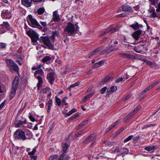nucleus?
I'll list each match as a JSON object with an SVG mask.
<instances>
[{"label": "nucleus", "mask_w": 160, "mask_h": 160, "mask_svg": "<svg viewBox=\"0 0 160 160\" xmlns=\"http://www.w3.org/2000/svg\"><path fill=\"white\" fill-rule=\"evenodd\" d=\"M112 45H110L107 47V49H106V50H104L102 52H101L100 53V55H103V54H104L105 53L108 54L110 52H112L113 51V49H112Z\"/></svg>", "instance_id": "obj_14"}, {"label": "nucleus", "mask_w": 160, "mask_h": 160, "mask_svg": "<svg viewBox=\"0 0 160 160\" xmlns=\"http://www.w3.org/2000/svg\"><path fill=\"white\" fill-rule=\"evenodd\" d=\"M148 12L151 14L149 17L151 18H155L158 16V14L155 12V9L153 7H150L148 10Z\"/></svg>", "instance_id": "obj_12"}, {"label": "nucleus", "mask_w": 160, "mask_h": 160, "mask_svg": "<svg viewBox=\"0 0 160 160\" xmlns=\"http://www.w3.org/2000/svg\"><path fill=\"white\" fill-rule=\"evenodd\" d=\"M76 111L77 110L76 109L73 108L71 111H69L68 113L65 114V116L67 117L68 116H70L73 113L76 112Z\"/></svg>", "instance_id": "obj_32"}, {"label": "nucleus", "mask_w": 160, "mask_h": 160, "mask_svg": "<svg viewBox=\"0 0 160 160\" xmlns=\"http://www.w3.org/2000/svg\"><path fill=\"white\" fill-rule=\"evenodd\" d=\"M36 151V149L35 148H34L32 151L31 152H29L28 153V154L29 155H34L35 152Z\"/></svg>", "instance_id": "obj_44"}, {"label": "nucleus", "mask_w": 160, "mask_h": 160, "mask_svg": "<svg viewBox=\"0 0 160 160\" xmlns=\"http://www.w3.org/2000/svg\"><path fill=\"white\" fill-rule=\"evenodd\" d=\"M14 137L16 139L24 140L27 139L24 132L21 130H17L15 132Z\"/></svg>", "instance_id": "obj_4"}, {"label": "nucleus", "mask_w": 160, "mask_h": 160, "mask_svg": "<svg viewBox=\"0 0 160 160\" xmlns=\"http://www.w3.org/2000/svg\"><path fill=\"white\" fill-rule=\"evenodd\" d=\"M88 120H86L83 121L80 123V126L81 127V128L82 127L84 126L86 124L88 123Z\"/></svg>", "instance_id": "obj_41"}, {"label": "nucleus", "mask_w": 160, "mask_h": 160, "mask_svg": "<svg viewBox=\"0 0 160 160\" xmlns=\"http://www.w3.org/2000/svg\"><path fill=\"white\" fill-rule=\"evenodd\" d=\"M29 118L30 120L32 122L35 121V119L34 118V117L32 115H30L29 116Z\"/></svg>", "instance_id": "obj_56"}, {"label": "nucleus", "mask_w": 160, "mask_h": 160, "mask_svg": "<svg viewBox=\"0 0 160 160\" xmlns=\"http://www.w3.org/2000/svg\"><path fill=\"white\" fill-rule=\"evenodd\" d=\"M123 78H117L116 80V82L117 83H118L121 81H122L123 80Z\"/></svg>", "instance_id": "obj_50"}, {"label": "nucleus", "mask_w": 160, "mask_h": 160, "mask_svg": "<svg viewBox=\"0 0 160 160\" xmlns=\"http://www.w3.org/2000/svg\"><path fill=\"white\" fill-rule=\"evenodd\" d=\"M122 8L123 11L124 12H131L133 11L132 8L127 4H124L123 5Z\"/></svg>", "instance_id": "obj_13"}, {"label": "nucleus", "mask_w": 160, "mask_h": 160, "mask_svg": "<svg viewBox=\"0 0 160 160\" xmlns=\"http://www.w3.org/2000/svg\"><path fill=\"white\" fill-rule=\"evenodd\" d=\"M96 51H92V52H91L90 53H89L88 54V56L89 57H91L92 56H93V55H94L96 53H95Z\"/></svg>", "instance_id": "obj_53"}, {"label": "nucleus", "mask_w": 160, "mask_h": 160, "mask_svg": "<svg viewBox=\"0 0 160 160\" xmlns=\"http://www.w3.org/2000/svg\"><path fill=\"white\" fill-rule=\"evenodd\" d=\"M95 92L93 91L88 94L83 99V102H85L88 99L90 98L91 97H92L95 94Z\"/></svg>", "instance_id": "obj_29"}, {"label": "nucleus", "mask_w": 160, "mask_h": 160, "mask_svg": "<svg viewBox=\"0 0 160 160\" xmlns=\"http://www.w3.org/2000/svg\"><path fill=\"white\" fill-rule=\"evenodd\" d=\"M30 158L32 160H36L37 159V156H34V155H31Z\"/></svg>", "instance_id": "obj_51"}, {"label": "nucleus", "mask_w": 160, "mask_h": 160, "mask_svg": "<svg viewBox=\"0 0 160 160\" xmlns=\"http://www.w3.org/2000/svg\"><path fill=\"white\" fill-rule=\"evenodd\" d=\"M102 49V48H97L96 49H95V50H94V51H96V52H95L96 53H98L99 51H100V50H101Z\"/></svg>", "instance_id": "obj_63"}, {"label": "nucleus", "mask_w": 160, "mask_h": 160, "mask_svg": "<svg viewBox=\"0 0 160 160\" xmlns=\"http://www.w3.org/2000/svg\"><path fill=\"white\" fill-rule=\"evenodd\" d=\"M107 89V87H105L100 90V93L102 94H103L105 91H106Z\"/></svg>", "instance_id": "obj_47"}, {"label": "nucleus", "mask_w": 160, "mask_h": 160, "mask_svg": "<svg viewBox=\"0 0 160 160\" xmlns=\"http://www.w3.org/2000/svg\"><path fill=\"white\" fill-rule=\"evenodd\" d=\"M56 102L58 106H60L61 104V100L57 96L55 97Z\"/></svg>", "instance_id": "obj_40"}, {"label": "nucleus", "mask_w": 160, "mask_h": 160, "mask_svg": "<svg viewBox=\"0 0 160 160\" xmlns=\"http://www.w3.org/2000/svg\"><path fill=\"white\" fill-rule=\"evenodd\" d=\"M28 17L31 22L30 25L32 27L38 28L40 29H42V27L39 25L36 19L33 18L31 15H29Z\"/></svg>", "instance_id": "obj_6"}, {"label": "nucleus", "mask_w": 160, "mask_h": 160, "mask_svg": "<svg viewBox=\"0 0 160 160\" xmlns=\"http://www.w3.org/2000/svg\"><path fill=\"white\" fill-rule=\"evenodd\" d=\"M69 146L70 145L67 143H62V151L64 153H66L67 150Z\"/></svg>", "instance_id": "obj_25"}, {"label": "nucleus", "mask_w": 160, "mask_h": 160, "mask_svg": "<svg viewBox=\"0 0 160 160\" xmlns=\"http://www.w3.org/2000/svg\"><path fill=\"white\" fill-rule=\"evenodd\" d=\"M80 83V82H77L74 83L72 84L70 86V87L68 89H69L70 91H71V88H74L76 86H77L79 85V84Z\"/></svg>", "instance_id": "obj_38"}, {"label": "nucleus", "mask_w": 160, "mask_h": 160, "mask_svg": "<svg viewBox=\"0 0 160 160\" xmlns=\"http://www.w3.org/2000/svg\"><path fill=\"white\" fill-rule=\"evenodd\" d=\"M41 67V64H40L39 65L36 66L32 67V69L33 70H36L39 69Z\"/></svg>", "instance_id": "obj_42"}, {"label": "nucleus", "mask_w": 160, "mask_h": 160, "mask_svg": "<svg viewBox=\"0 0 160 160\" xmlns=\"http://www.w3.org/2000/svg\"><path fill=\"white\" fill-rule=\"evenodd\" d=\"M18 78L16 76L12 82V86L10 92V99H11L13 98L16 94V92L18 84Z\"/></svg>", "instance_id": "obj_3"}, {"label": "nucleus", "mask_w": 160, "mask_h": 160, "mask_svg": "<svg viewBox=\"0 0 160 160\" xmlns=\"http://www.w3.org/2000/svg\"><path fill=\"white\" fill-rule=\"evenodd\" d=\"M60 19L59 17V15L57 11H54L53 13V17L51 21L58 22L60 21Z\"/></svg>", "instance_id": "obj_15"}, {"label": "nucleus", "mask_w": 160, "mask_h": 160, "mask_svg": "<svg viewBox=\"0 0 160 160\" xmlns=\"http://www.w3.org/2000/svg\"><path fill=\"white\" fill-rule=\"evenodd\" d=\"M40 23L43 27H45L47 26V23L46 22L41 21Z\"/></svg>", "instance_id": "obj_60"}, {"label": "nucleus", "mask_w": 160, "mask_h": 160, "mask_svg": "<svg viewBox=\"0 0 160 160\" xmlns=\"http://www.w3.org/2000/svg\"><path fill=\"white\" fill-rule=\"evenodd\" d=\"M55 73L54 72H50L47 74V79L50 84H52L53 83L54 80Z\"/></svg>", "instance_id": "obj_11"}, {"label": "nucleus", "mask_w": 160, "mask_h": 160, "mask_svg": "<svg viewBox=\"0 0 160 160\" xmlns=\"http://www.w3.org/2000/svg\"><path fill=\"white\" fill-rule=\"evenodd\" d=\"M67 99V97H65L62 100V102L63 103H65V105H67L68 104V103L66 102V100Z\"/></svg>", "instance_id": "obj_52"}, {"label": "nucleus", "mask_w": 160, "mask_h": 160, "mask_svg": "<svg viewBox=\"0 0 160 160\" xmlns=\"http://www.w3.org/2000/svg\"><path fill=\"white\" fill-rule=\"evenodd\" d=\"M28 36L31 38L32 42H36L38 39V34L34 31L29 30L27 32Z\"/></svg>", "instance_id": "obj_8"}, {"label": "nucleus", "mask_w": 160, "mask_h": 160, "mask_svg": "<svg viewBox=\"0 0 160 160\" xmlns=\"http://www.w3.org/2000/svg\"><path fill=\"white\" fill-rule=\"evenodd\" d=\"M134 114H131V112L130 113L128 114L126 116L129 119H131L132 116L134 115Z\"/></svg>", "instance_id": "obj_55"}, {"label": "nucleus", "mask_w": 160, "mask_h": 160, "mask_svg": "<svg viewBox=\"0 0 160 160\" xmlns=\"http://www.w3.org/2000/svg\"><path fill=\"white\" fill-rule=\"evenodd\" d=\"M151 126H152V125L151 124L146 125L144 126L142 128V129L146 128L149 127H150Z\"/></svg>", "instance_id": "obj_62"}, {"label": "nucleus", "mask_w": 160, "mask_h": 160, "mask_svg": "<svg viewBox=\"0 0 160 160\" xmlns=\"http://www.w3.org/2000/svg\"><path fill=\"white\" fill-rule=\"evenodd\" d=\"M104 62L102 60L96 63L93 66V68H96L102 66L104 64Z\"/></svg>", "instance_id": "obj_28"}, {"label": "nucleus", "mask_w": 160, "mask_h": 160, "mask_svg": "<svg viewBox=\"0 0 160 160\" xmlns=\"http://www.w3.org/2000/svg\"><path fill=\"white\" fill-rule=\"evenodd\" d=\"M96 140V135L94 134H92L85 139L83 143L87 144L90 143V145L92 146L95 142Z\"/></svg>", "instance_id": "obj_9"}, {"label": "nucleus", "mask_w": 160, "mask_h": 160, "mask_svg": "<svg viewBox=\"0 0 160 160\" xmlns=\"http://www.w3.org/2000/svg\"><path fill=\"white\" fill-rule=\"evenodd\" d=\"M158 148V147L157 146H150L145 147L144 149L148 152H150L152 151L154 152V151L157 149Z\"/></svg>", "instance_id": "obj_19"}, {"label": "nucleus", "mask_w": 160, "mask_h": 160, "mask_svg": "<svg viewBox=\"0 0 160 160\" xmlns=\"http://www.w3.org/2000/svg\"><path fill=\"white\" fill-rule=\"evenodd\" d=\"M119 28L117 26L115 27H110L106 29L105 31L103 32L102 35L106 34L108 32H110V33L114 32H117Z\"/></svg>", "instance_id": "obj_10"}, {"label": "nucleus", "mask_w": 160, "mask_h": 160, "mask_svg": "<svg viewBox=\"0 0 160 160\" xmlns=\"http://www.w3.org/2000/svg\"><path fill=\"white\" fill-rule=\"evenodd\" d=\"M142 31L141 30H138L136 31L132 34V36L137 40H139V36L142 33Z\"/></svg>", "instance_id": "obj_16"}, {"label": "nucleus", "mask_w": 160, "mask_h": 160, "mask_svg": "<svg viewBox=\"0 0 160 160\" xmlns=\"http://www.w3.org/2000/svg\"><path fill=\"white\" fill-rule=\"evenodd\" d=\"M32 0H22V4L27 7H29L31 6Z\"/></svg>", "instance_id": "obj_21"}, {"label": "nucleus", "mask_w": 160, "mask_h": 160, "mask_svg": "<svg viewBox=\"0 0 160 160\" xmlns=\"http://www.w3.org/2000/svg\"><path fill=\"white\" fill-rule=\"evenodd\" d=\"M5 28L7 30H9L10 27V25L7 22H3V24L0 25V28Z\"/></svg>", "instance_id": "obj_24"}, {"label": "nucleus", "mask_w": 160, "mask_h": 160, "mask_svg": "<svg viewBox=\"0 0 160 160\" xmlns=\"http://www.w3.org/2000/svg\"><path fill=\"white\" fill-rule=\"evenodd\" d=\"M83 131V130H82L79 131H78V132L76 133L74 135L76 136V138L78 137H79L81 134H82Z\"/></svg>", "instance_id": "obj_43"}, {"label": "nucleus", "mask_w": 160, "mask_h": 160, "mask_svg": "<svg viewBox=\"0 0 160 160\" xmlns=\"http://www.w3.org/2000/svg\"><path fill=\"white\" fill-rule=\"evenodd\" d=\"M126 14L124 13H122V14H121L118 15L117 16V17L118 18V17H124L126 16Z\"/></svg>", "instance_id": "obj_54"}, {"label": "nucleus", "mask_w": 160, "mask_h": 160, "mask_svg": "<svg viewBox=\"0 0 160 160\" xmlns=\"http://www.w3.org/2000/svg\"><path fill=\"white\" fill-rule=\"evenodd\" d=\"M141 109V107L140 106H138L133 110L131 112V114H136Z\"/></svg>", "instance_id": "obj_31"}, {"label": "nucleus", "mask_w": 160, "mask_h": 160, "mask_svg": "<svg viewBox=\"0 0 160 160\" xmlns=\"http://www.w3.org/2000/svg\"><path fill=\"white\" fill-rule=\"evenodd\" d=\"M79 116V114L76 113L72 116V118H75L77 117H78Z\"/></svg>", "instance_id": "obj_61"}, {"label": "nucleus", "mask_w": 160, "mask_h": 160, "mask_svg": "<svg viewBox=\"0 0 160 160\" xmlns=\"http://www.w3.org/2000/svg\"><path fill=\"white\" fill-rule=\"evenodd\" d=\"M35 76L38 80V82L37 84L38 90L42 87V77L44 76V72L43 70L40 69L36 71L34 73Z\"/></svg>", "instance_id": "obj_1"}, {"label": "nucleus", "mask_w": 160, "mask_h": 160, "mask_svg": "<svg viewBox=\"0 0 160 160\" xmlns=\"http://www.w3.org/2000/svg\"><path fill=\"white\" fill-rule=\"evenodd\" d=\"M52 105V100L51 99H50L47 103L46 108L48 112H49L51 109V108Z\"/></svg>", "instance_id": "obj_23"}, {"label": "nucleus", "mask_w": 160, "mask_h": 160, "mask_svg": "<svg viewBox=\"0 0 160 160\" xmlns=\"http://www.w3.org/2000/svg\"><path fill=\"white\" fill-rule=\"evenodd\" d=\"M123 78V79H124V80H126V79H127L129 78V76L127 73H126L124 75Z\"/></svg>", "instance_id": "obj_58"}, {"label": "nucleus", "mask_w": 160, "mask_h": 160, "mask_svg": "<svg viewBox=\"0 0 160 160\" xmlns=\"http://www.w3.org/2000/svg\"><path fill=\"white\" fill-rule=\"evenodd\" d=\"M75 28L73 24L69 22L64 29V31L67 32L69 35H71L74 33Z\"/></svg>", "instance_id": "obj_5"}, {"label": "nucleus", "mask_w": 160, "mask_h": 160, "mask_svg": "<svg viewBox=\"0 0 160 160\" xmlns=\"http://www.w3.org/2000/svg\"><path fill=\"white\" fill-rule=\"evenodd\" d=\"M133 137V135H132L129 136L128 138L125 139L124 141V142H127L131 139Z\"/></svg>", "instance_id": "obj_45"}, {"label": "nucleus", "mask_w": 160, "mask_h": 160, "mask_svg": "<svg viewBox=\"0 0 160 160\" xmlns=\"http://www.w3.org/2000/svg\"><path fill=\"white\" fill-rule=\"evenodd\" d=\"M151 2V4L153 5H155L156 3L158 1V0H149Z\"/></svg>", "instance_id": "obj_48"}, {"label": "nucleus", "mask_w": 160, "mask_h": 160, "mask_svg": "<svg viewBox=\"0 0 160 160\" xmlns=\"http://www.w3.org/2000/svg\"><path fill=\"white\" fill-rule=\"evenodd\" d=\"M58 158V156L55 154L50 156L49 158V160H55Z\"/></svg>", "instance_id": "obj_36"}, {"label": "nucleus", "mask_w": 160, "mask_h": 160, "mask_svg": "<svg viewBox=\"0 0 160 160\" xmlns=\"http://www.w3.org/2000/svg\"><path fill=\"white\" fill-rule=\"evenodd\" d=\"M51 59V58L49 56H46L44 57L42 59V62L45 63L47 62V61L50 60Z\"/></svg>", "instance_id": "obj_33"}, {"label": "nucleus", "mask_w": 160, "mask_h": 160, "mask_svg": "<svg viewBox=\"0 0 160 160\" xmlns=\"http://www.w3.org/2000/svg\"><path fill=\"white\" fill-rule=\"evenodd\" d=\"M40 42H42L44 45L48 47V48L52 49L53 46L51 44L49 38L47 37H42L40 39Z\"/></svg>", "instance_id": "obj_7"}, {"label": "nucleus", "mask_w": 160, "mask_h": 160, "mask_svg": "<svg viewBox=\"0 0 160 160\" xmlns=\"http://www.w3.org/2000/svg\"><path fill=\"white\" fill-rule=\"evenodd\" d=\"M6 44L5 43L1 42L0 43V48L3 49L6 48Z\"/></svg>", "instance_id": "obj_46"}, {"label": "nucleus", "mask_w": 160, "mask_h": 160, "mask_svg": "<svg viewBox=\"0 0 160 160\" xmlns=\"http://www.w3.org/2000/svg\"><path fill=\"white\" fill-rule=\"evenodd\" d=\"M54 127V125L53 124H52L49 127V132H50L53 129V128Z\"/></svg>", "instance_id": "obj_59"}, {"label": "nucleus", "mask_w": 160, "mask_h": 160, "mask_svg": "<svg viewBox=\"0 0 160 160\" xmlns=\"http://www.w3.org/2000/svg\"><path fill=\"white\" fill-rule=\"evenodd\" d=\"M2 14H3V18L6 19H10L11 17V12L8 10H6L2 13Z\"/></svg>", "instance_id": "obj_17"}, {"label": "nucleus", "mask_w": 160, "mask_h": 160, "mask_svg": "<svg viewBox=\"0 0 160 160\" xmlns=\"http://www.w3.org/2000/svg\"><path fill=\"white\" fill-rule=\"evenodd\" d=\"M117 89L116 86H112L108 88L107 90V93L108 95L111 94L115 91Z\"/></svg>", "instance_id": "obj_22"}, {"label": "nucleus", "mask_w": 160, "mask_h": 160, "mask_svg": "<svg viewBox=\"0 0 160 160\" xmlns=\"http://www.w3.org/2000/svg\"><path fill=\"white\" fill-rule=\"evenodd\" d=\"M146 63L150 66L152 68H155L157 66L156 64L154 62L150 61L148 60L147 62Z\"/></svg>", "instance_id": "obj_30"}, {"label": "nucleus", "mask_w": 160, "mask_h": 160, "mask_svg": "<svg viewBox=\"0 0 160 160\" xmlns=\"http://www.w3.org/2000/svg\"><path fill=\"white\" fill-rule=\"evenodd\" d=\"M113 78V77L110 76V75H108L103 80H102L100 82V83L103 84L105 82H108L112 80Z\"/></svg>", "instance_id": "obj_20"}, {"label": "nucleus", "mask_w": 160, "mask_h": 160, "mask_svg": "<svg viewBox=\"0 0 160 160\" xmlns=\"http://www.w3.org/2000/svg\"><path fill=\"white\" fill-rule=\"evenodd\" d=\"M160 82V81H157L153 82L152 84L149 86V87L151 89L153 88L154 86H156L157 84H158Z\"/></svg>", "instance_id": "obj_37"}, {"label": "nucleus", "mask_w": 160, "mask_h": 160, "mask_svg": "<svg viewBox=\"0 0 160 160\" xmlns=\"http://www.w3.org/2000/svg\"><path fill=\"white\" fill-rule=\"evenodd\" d=\"M45 10L43 8H40L38 10L37 12L38 14L41 15L45 12Z\"/></svg>", "instance_id": "obj_35"}, {"label": "nucleus", "mask_w": 160, "mask_h": 160, "mask_svg": "<svg viewBox=\"0 0 160 160\" xmlns=\"http://www.w3.org/2000/svg\"><path fill=\"white\" fill-rule=\"evenodd\" d=\"M130 26L133 28L134 30H138L140 28L142 27V25H139L138 23H136L130 25Z\"/></svg>", "instance_id": "obj_26"}, {"label": "nucleus", "mask_w": 160, "mask_h": 160, "mask_svg": "<svg viewBox=\"0 0 160 160\" xmlns=\"http://www.w3.org/2000/svg\"><path fill=\"white\" fill-rule=\"evenodd\" d=\"M128 152V149L127 148H123L120 149V152L122 154H127Z\"/></svg>", "instance_id": "obj_34"}, {"label": "nucleus", "mask_w": 160, "mask_h": 160, "mask_svg": "<svg viewBox=\"0 0 160 160\" xmlns=\"http://www.w3.org/2000/svg\"><path fill=\"white\" fill-rule=\"evenodd\" d=\"M6 62L8 67L12 72H17L18 71V66L13 61L10 59H7Z\"/></svg>", "instance_id": "obj_2"}, {"label": "nucleus", "mask_w": 160, "mask_h": 160, "mask_svg": "<svg viewBox=\"0 0 160 160\" xmlns=\"http://www.w3.org/2000/svg\"><path fill=\"white\" fill-rule=\"evenodd\" d=\"M114 127H115V126L112 124L106 130L107 132H108L109 131H110L111 129L113 128Z\"/></svg>", "instance_id": "obj_49"}, {"label": "nucleus", "mask_w": 160, "mask_h": 160, "mask_svg": "<svg viewBox=\"0 0 160 160\" xmlns=\"http://www.w3.org/2000/svg\"><path fill=\"white\" fill-rule=\"evenodd\" d=\"M139 59L143 61L144 62H145L146 63L148 60V59L142 57L140 58H139Z\"/></svg>", "instance_id": "obj_57"}, {"label": "nucleus", "mask_w": 160, "mask_h": 160, "mask_svg": "<svg viewBox=\"0 0 160 160\" xmlns=\"http://www.w3.org/2000/svg\"><path fill=\"white\" fill-rule=\"evenodd\" d=\"M120 55L123 58L128 59H133L135 57L134 55L128 53H121L120 54Z\"/></svg>", "instance_id": "obj_18"}, {"label": "nucleus", "mask_w": 160, "mask_h": 160, "mask_svg": "<svg viewBox=\"0 0 160 160\" xmlns=\"http://www.w3.org/2000/svg\"><path fill=\"white\" fill-rule=\"evenodd\" d=\"M120 122L119 120H118L116 121L114 123H113V124L115 126V127L117 125H118L119 123Z\"/></svg>", "instance_id": "obj_64"}, {"label": "nucleus", "mask_w": 160, "mask_h": 160, "mask_svg": "<svg viewBox=\"0 0 160 160\" xmlns=\"http://www.w3.org/2000/svg\"><path fill=\"white\" fill-rule=\"evenodd\" d=\"M26 123L25 121H22L21 120L16 121L14 123L15 127L16 128L19 127L22 125L24 123Z\"/></svg>", "instance_id": "obj_27"}, {"label": "nucleus", "mask_w": 160, "mask_h": 160, "mask_svg": "<svg viewBox=\"0 0 160 160\" xmlns=\"http://www.w3.org/2000/svg\"><path fill=\"white\" fill-rule=\"evenodd\" d=\"M150 89H151V88L149 87V86L147 87L146 88H145L143 91L140 94V95L144 94L145 93L149 91Z\"/></svg>", "instance_id": "obj_39"}]
</instances>
